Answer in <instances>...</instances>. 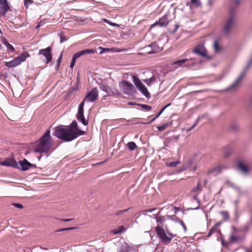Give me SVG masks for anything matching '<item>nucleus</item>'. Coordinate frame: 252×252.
Instances as JSON below:
<instances>
[{"label": "nucleus", "instance_id": "obj_28", "mask_svg": "<svg viewBox=\"0 0 252 252\" xmlns=\"http://www.w3.org/2000/svg\"><path fill=\"white\" fill-rule=\"evenodd\" d=\"M79 57V56L76 54V53H75L74 54V55L72 57V61L70 63V68H73L75 65V62H76V60H77V59H78Z\"/></svg>", "mask_w": 252, "mask_h": 252}, {"label": "nucleus", "instance_id": "obj_39", "mask_svg": "<svg viewBox=\"0 0 252 252\" xmlns=\"http://www.w3.org/2000/svg\"><path fill=\"white\" fill-rule=\"evenodd\" d=\"M156 219L158 222H159L160 223H162L163 222V221L164 220V217H162V216L156 217Z\"/></svg>", "mask_w": 252, "mask_h": 252}, {"label": "nucleus", "instance_id": "obj_53", "mask_svg": "<svg viewBox=\"0 0 252 252\" xmlns=\"http://www.w3.org/2000/svg\"><path fill=\"white\" fill-rule=\"evenodd\" d=\"M177 222L179 223L181 225H182L184 223V222L180 219L177 220Z\"/></svg>", "mask_w": 252, "mask_h": 252}, {"label": "nucleus", "instance_id": "obj_4", "mask_svg": "<svg viewBox=\"0 0 252 252\" xmlns=\"http://www.w3.org/2000/svg\"><path fill=\"white\" fill-rule=\"evenodd\" d=\"M155 230L158 236L164 245H168L170 243L172 238L176 236V235L169 233L167 230H166V233L164 229L159 225L156 227Z\"/></svg>", "mask_w": 252, "mask_h": 252}, {"label": "nucleus", "instance_id": "obj_38", "mask_svg": "<svg viewBox=\"0 0 252 252\" xmlns=\"http://www.w3.org/2000/svg\"><path fill=\"white\" fill-rule=\"evenodd\" d=\"M217 230V228L216 227H215V226H213L211 229V230L209 231L208 234V235H207V237H209L211 236V235L213 233L215 232Z\"/></svg>", "mask_w": 252, "mask_h": 252}, {"label": "nucleus", "instance_id": "obj_3", "mask_svg": "<svg viewBox=\"0 0 252 252\" xmlns=\"http://www.w3.org/2000/svg\"><path fill=\"white\" fill-rule=\"evenodd\" d=\"M54 144L52 138L50 135V130H47L36 142L34 152L48 153Z\"/></svg>", "mask_w": 252, "mask_h": 252}, {"label": "nucleus", "instance_id": "obj_56", "mask_svg": "<svg viewBox=\"0 0 252 252\" xmlns=\"http://www.w3.org/2000/svg\"><path fill=\"white\" fill-rule=\"evenodd\" d=\"M171 105V103H168L166 105H165V106H164L162 109H163V110L164 111V110L167 108L168 107L170 106Z\"/></svg>", "mask_w": 252, "mask_h": 252}, {"label": "nucleus", "instance_id": "obj_24", "mask_svg": "<svg viewBox=\"0 0 252 252\" xmlns=\"http://www.w3.org/2000/svg\"><path fill=\"white\" fill-rule=\"evenodd\" d=\"M126 228L124 226H120L117 229H113L112 231V233L114 234H117L119 233H122L125 231Z\"/></svg>", "mask_w": 252, "mask_h": 252}, {"label": "nucleus", "instance_id": "obj_41", "mask_svg": "<svg viewBox=\"0 0 252 252\" xmlns=\"http://www.w3.org/2000/svg\"><path fill=\"white\" fill-rule=\"evenodd\" d=\"M191 161H189L188 163L185 164L183 167L182 170H186V169L188 168L189 166V165L191 164Z\"/></svg>", "mask_w": 252, "mask_h": 252}, {"label": "nucleus", "instance_id": "obj_2", "mask_svg": "<svg viewBox=\"0 0 252 252\" xmlns=\"http://www.w3.org/2000/svg\"><path fill=\"white\" fill-rule=\"evenodd\" d=\"M98 97V92L97 89L96 88H94L86 94L83 101L79 105L77 119L84 126H87L88 124V121L85 120L84 116V106L85 102H93L97 99Z\"/></svg>", "mask_w": 252, "mask_h": 252}, {"label": "nucleus", "instance_id": "obj_33", "mask_svg": "<svg viewBox=\"0 0 252 252\" xmlns=\"http://www.w3.org/2000/svg\"><path fill=\"white\" fill-rule=\"evenodd\" d=\"M168 126H169V124L166 123L163 125L158 126L157 127V129H158V131H163L166 127H167Z\"/></svg>", "mask_w": 252, "mask_h": 252}, {"label": "nucleus", "instance_id": "obj_11", "mask_svg": "<svg viewBox=\"0 0 252 252\" xmlns=\"http://www.w3.org/2000/svg\"><path fill=\"white\" fill-rule=\"evenodd\" d=\"M38 54L45 57L46 59V63H49L52 61V49L50 47H48L45 49H40Z\"/></svg>", "mask_w": 252, "mask_h": 252}, {"label": "nucleus", "instance_id": "obj_61", "mask_svg": "<svg viewBox=\"0 0 252 252\" xmlns=\"http://www.w3.org/2000/svg\"><path fill=\"white\" fill-rule=\"evenodd\" d=\"M178 137H179V136H178V135H177V136H172V138H174V139H178Z\"/></svg>", "mask_w": 252, "mask_h": 252}, {"label": "nucleus", "instance_id": "obj_23", "mask_svg": "<svg viewBox=\"0 0 252 252\" xmlns=\"http://www.w3.org/2000/svg\"><path fill=\"white\" fill-rule=\"evenodd\" d=\"M95 52L94 50L92 49H86L84 50H82L80 52L76 53V54L79 56V57L84 55L85 54H94Z\"/></svg>", "mask_w": 252, "mask_h": 252}, {"label": "nucleus", "instance_id": "obj_55", "mask_svg": "<svg viewBox=\"0 0 252 252\" xmlns=\"http://www.w3.org/2000/svg\"><path fill=\"white\" fill-rule=\"evenodd\" d=\"M182 226L183 227V229H184V230L185 232H186L187 231V227L185 225V224L184 223Z\"/></svg>", "mask_w": 252, "mask_h": 252}, {"label": "nucleus", "instance_id": "obj_16", "mask_svg": "<svg viewBox=\"0 0 252 252\" xmlns=\"http://www.w3.org/2000/svg\"><path fill=\"white\" fill-rule=\"evenodd\" d=\"M119 252H137L136 250L128 244L124 242L121 246L120 250Z\"/></svg>", "mask_w": 252, "mask_h": 252}, {"label": "nucleus", "instance_id": "obj_31", "mask_svg": "<svg viewBox=\"0 0 252 252\" xmlns=\"http://www.w3.org/2000/svg\"><path fill=\"white\" fill-rule=\"evenodd\" d=\"M179 163H180L179 161H173V162H167L166 163V164L167 166L174 167H176L178 164H179Z\"/></svg>", "mask_w": 252, "mask_h": 252}, {"label": "nucleus", "instance_id": "obj_17", "mask_svg": "<svg viewBox=\"0 0 252 252\" xmlns=\"http://www.w3.org/2000/svg\"><path fill=\"white\" fill-rule=\"evenodd\" d=\"M9 10V5L8 1L0 4V15L5 16Z\"/></svg>", "mask_w": 252, "mask_h": 252}, {"label": "nucleus", "instance_id": "obj_14", "mask_svg": "<svg viewBox=\"0 0 252 252\" xmlns=\"http://www.w3.org/2000/svg\"><path fill=\"white\" fill-rule=\"evenodd\" d=\"M0 165L3 166H10L14 168L18 167L17 162L11 158H6L3 161L0 162Z\"/></svg>", "mask_w": 252, "mask_h": 252}, {"label": "nucleus", "instance_id": "obj_29", "mask_svg": "<svg viewBox=\"0 0 252 252\" xmlns=\"http://www.w3.org/2000/svg\"><path fill=\"white\" fill-rule=\"evenodd\" d=\"M127 146L130 151H133L137 148V145L134 142H128Z\"/></svg>", "mask_w": 252, "mask_h": 252}, {"label": "nucleus", "instance_id": "obj_35", "mask_svg": "<svg viewBox=\"0 0 252 252\" xmlns=\"http://www.w3.org/2000/svg\"><path fill=\"white\" fill-rule=\"evenodd\" d=\"M238 240V238L237 236H235L234 235H232L231 236H230V242L231 243H235Z\"/></svg>", "mask_w": 252, "mask_h": 252}, {"label": "nucleus", "instance_id": "obj_25", "mask_svg": "<svg viewBox=\"0 0 252 252\" xmlns=\"http://www.w3.org/2000/svg\"><path fill=\"white\" fill-rule=\"evenodd\" d=\"M232 151L231 147L229 146H227L223 149V155L227 157L232 153Z\"/></svg>", "mask_w": 252, "mask_h": 252}, {"label": "nucleus", "instance_id": "obj_6", "mask_svg": "<svg viewBox=\"0 0 252 252\" xmlns=\"http://www.w3.org/2000/svg\"><path fill=\"white\" fill-rule=\"evenodd\" d=\"M132 80L136 88L143 95H144L147 98H149L150 97V94L148 91L147 89L138 77L135 75H133L132 77Z\"/></svg>", "mask_w": 252, "mask_h": 252}, {"label": "nucleus", "instance_id": "obj_36", "mask_svg": "<svg viewBox=\"0 0 252 252\" xmlns=\"http://www.w3.org/2000/svg\"><path fill=\"white\" fill-rule=\"evenodd\" d=\"M240 0H233L231 3V7L238 5L239 3H240Z\"/></svg>", "mask_w": 252, "mask_h": 252}, {"label": "nucleus", "instance_id": "obj_59", "mask_svg": "<svg viewBox=\"0 0 252 252\" xmlns=\"http://www.w3.org/2000/svg\"><path fill=\"white\" fill-rule=\"evenodd\" d=\"M7 1V0H0V4L2 3Z\"/></svg>", "mask_w": 252, "mask_h": 252}, {"label": "nucleus", "instance_id": "obj_64", "mask_svg": "<svg viewBox=\"0 0 252 252\" xmlns=\"http://www.w3.org/2000/svg\"><path fill=\"white\" fill-rule=\"evenodd\" d=\"M196 168H197V166H194L193 167V168L192 170H193V171H194V170H196Z\"/></svg>", "mask_w": 252, "mask_h": 252}, {"label": "nucleus", "instance_id": "obj_27", "mask_svg": "<svg viewBox=\"0 0 252 252\" xmlns=\"http://www.w3.org/2000/svg\"><path fill=\"white\" fill-rule=\"evenodd\" d=\"M213 48L215 52L217 53L220 51L221 46L219 45L217 40L214 41Z\"/></svg>", "mask_w": 252, "mask_h": 252}, {"label": "nucleus", "instance_id": "obj_45", "mask_svg": "<svg viewBox=\"0 0 252 252\" xmlns=\"http://www.w3.org/2000/svg\"><path fill=\"white\" fill-rule=\"evenodd\" d=\"M180 27V25L179 24H176L175 25V28L174 30H173L172 31H171V32L174 33L175 32H177V31L178 30V28Z\"/></svg>", "mask_w": 252, "mask_h": 252}, {"label": "nucleus", "instance_id": "obj_18", "mask_svg": "<svg viewBox=\"0 0 252 252\" xmlns=\"http://www.w3.org/2000/svg\"><path fill=\"white\" fill-rule=\"evenodd\" d=\"M19 164L21 166V169L23 171L27 170L32 166V164L26 159L20 161Z\"/></svg>", "mask_w": 252, "mask_h": 252}, {"label": "nucleus", "instance_id": "obj_60", "mask_svg": "<svg viewBox=\"0 0 252 252\" xmlns=\"http://www.w3.org/2000/svg\"><path fill=\"white\" fill-rule=\"evenodd\" d=\"M220 222H218V223H217L215 225V226L216 227V228H217L218 226H219L220 225Z\"/></svg>", "mask_w": 252, "mask_h": 252}, {"label": "nucleus", "instance_id": "obj_26", "mask_svg": "<svg viewBox=\"0 0 252 252\" xmlns=\"http://www.w3.org/2000/svg\"><path fill=\"white\" fill-rule=\"evenodd\" d=\"M201 190H202V188L200 186V182H198L196 187L195 188H193L191 189V191L192 192H196L197 194H199L201 191Z\"/></svg>", "mask_w": 252, "mask_h": 252}, {"label": "nucleus", "instance_id": "obj_44", "mask_svg": "<svg viewBox=\"0 0 252 252\" xmlns=\"http://www.w3.org/2000/svg\"><path fill=\"white\" fill-rule=\"evenodd\" d=\"M12 205L14 206V207H15L17 208H19V209H22L23 207V205L19 203H14L12 204Z\"/></svg>", "mask_w": 252, "mask_h": 252}, {"label": "nucleus", "instance_id": "obj_32", "mask_svg": "<svg viewBox=\"0 0 252 252\" xmlns=\"http://www.w3.org/2000/svg\"><path fill=\"white\" fill-rule=\"evenodd\" d=\"M220 214L221 215L222 217L225 220H228L229 217V214L226 211H221L220 212Z\"/></svg>", "mask_w": 252, "mask_h": 252}, {"label": "nucleus", "instance_id": "obj_49", "mask_svg": "<svg viewBox=\"0 0 252 252\" xmlns=\"http://www.w3.org/2000/svg\"><path fill=\"white\" fill-rule=\"evenodd\" d=\"M104 21L105 22H106V23H108L109 25H111V26H114V27L118 26V25H117V24H116V23H112V22H109L107 20L104 19Z\"/></svg>", "mask_w": 252, "mask_h": 252}, {"label": "nucleus", "instance_id": "obj_13", "mask_svg": "<svg viewBox=\"0 0 252 252\" xmlns=\"http://www.w3.org/2000/svg\"><path fill=\"white\" fill-rule=\"evenodd\" d=\"M168 20L167 15H164L160 18L158 21L156 22L151 25V28L154 27L156 26H159L160 27H165L168 23Z\"/></svg>", "mask_w": 252, "mask_h": 252}, {"label": "nucleus", "instance_id": "obj_57", "mask_svg": "<svg viewBox=\"0 0 252 252\" xmlns=\"http://www.w3.org/2000/svg\"><path fill=\"white\" fill-rule=\"evenodd\" d=\"M194 199H195V200H196L197 201V202H198V204H199L200 201H199V199L197 198V196H196V195H195V196L194 197Z\"/></svg>", "mask_w": 252, "mask_h": 252}, {"label": "nucleus", "instance_id": "obj_54", "mask_svg": "<svg viewBox=\"0 0 252 252\" xmlns=\"http://www.w3.org/2000/svg\"><path fill=\"white\" fill-rule=\"evenodd\" d=\"M156 209L154 208V209H148L146 211V212H149V213H151L153 211H154V210H155Z\"/></svg>", "mask_w": 252, "mask_h": 252}, {"label": "nucleus", "instance_id": "obj_46", "mask_svg": "<svg viewBox=\"0 0 252 252\" xmlns=\"http://www.w3.org/2000/svg\"><path fill=\"white\" fill-rule=\"evenodd\" d=\"M62 53L61 54L60 56L59 57V58H58V64H57V67H59L60 65V63H61V61H62Z\"/></svg>", "mask_w": 252, "mask_h": 252}, {"label": "nucleus", "instance_id": "obj_47", "mask_svg": "<svg viewBox=\"0 0 252 252\" xmlns=\"http://www.w3.org/2000/svg\"><path fill=\"white\" fill-rule=\"evenodd\" d=\"M45 24V22H43L42 21H40L38 23V25L36 26V29H38L39 27H40L41 26Z\"/></svg>", "mask_w": 252, "mask_h": 252}, {"label": "nucleus", "instance_id": "obj_62", "mask_svg": "<svg viewBox=\"0 0 252 252\" xmlns=\"http://www.w3.org/2000/svg\"><path fill=\"white\" fill-rule=\"evenodd\" d=\"M208 2H209V3L210 4H212V3H213V0H208Z\"/></svg>", "mask_w": 252, "mask_h": 252}, {"label": "nucleus", "instance_id": "obj_20", "mask_svg": "<svg viewBox=\"0 0 252 252\" xmlns=\"http://www.w3.org/2000/svg\"><path fill=\"white\" fill-rule=\"evenodd\" d=\"M237 166L238 168L244 173L247 174L248 173L249 168L242 161H239Z\"/></svg>", "mask_w": 252, "mask_h": 252}, {"label": "nucleus", "instance_id": "obj_7", "mask_svg": "<svg viewBox=\"0 0 252 252\" xmlns=\"http://www.w3.org/2000/svg\"><path fill=\"white\" fill-rule=\"evenodd\" d=\"M119 86L122 92L126 94L130 95L136 93V91L133 85L127 81H122L120 83Z\"/></svg>", "mask_w": 252, "mask_h": 252}, {"label": "nucleus", "instance_id": "obj_42", "mask_svg": "<svg viewBox=\"0 0 252 252\" xmlns=\"http://www.w3.org/2000/svg\"><path fill=\"white\" fill-rule=\"evenodd\" d=\"M75 228V227H69V228H62L61 229L58 230L56 231L60 232V231H65V230H70L74 229Z\"/></svg>", "mask_w": 252, "mask_h": 252}, {"label": "nucleus", "instance_id": "obj_9", "mask_svg": "<svg viewBox=\"0 0 252 252\" xmlns=\"http://www.w3.org/2000/svg\"><path fill=\"white\" fill-rule=\"evenodd\" d=\"M99 88L101 90L105 92L108 95L121 94L120 93L117 89L114 88H111L106 84H100Z\"/></svg>", "mask_w": 252, "mask_h": 252}, {"label": "nucleus", "instance_id": "obj_30", "mask_svg": "<svg viewBox=\"0 0 252 252\" xmlns=\"http://www.w3.org/2000/svg\"><path fill=\"white\" fill-rule=\"evenodd\" d=\"M4 44L6 46L7 51L8 52H13L14 51V47L10 43H9L7 41H5V42H4Z\"/></svg>", "mask_w": 252, "mask_h": 252}, {"label": "nucleus", "instance_id": "obj_63", "mask_svg": "<svg viewBox=\"0 0 252 252\" xmlns=\"http://www.w3.org/2000/svg\"><path fill=\"white\" fill-rule=\"evenodd\" d=\"M199 205H198V206H197V207H196V208H193V209H191V210H198V209H199Z\"/></svg>", "mask_w": 252, "mask_h": 252}, {"label": "nucleus", "instance_id": "obj_19", "mask_svg": "<svg viewBox=\"0 0 252 252\" xmlns=\"http://www.w3.org/2000/svg\"><path fill=\"white\" fill-rule=\"evenodd\" d=\"M20 64L18 62V60L16 58L14 59L12 61H11L10 62H5L4 65L7 66V67L11 68V67H14L16 66L19 65Z\"/></svg>", "mask_w": 252, "mask_h": 252}, {"label": "nucleus", "instance_id": "obj_1", "mask_svg": "<svg viewBox=\"0 0 252 252\" xmlns=\"http://www.w3.org/2000/svg\"><path fill=\"white\" fill-rule=\"evenodd\" d=\"M85 132L78 129L77 123L72 121L70 126L66 127H57L55 128L54 135L64 142H70L84 135Z\"/></svg>", "mask_w": 252, "mask_h": 252}, {"label": "nucleus", "instance_id": "obj_50", "mask_svg": "<svg viewBox=\"0 0 252 252\" xmlns=\"http://www.w3.org/2000/svg\"><path fill=\"white\" fill-rule=\"evenodd\" d=\"M191 2L192 3L195 4L196 5H199L200 4L199 0H191Z\"/></svg>", "mask_w": 252, "mask_h": 252}, {"label": "nucleus", "instance_id": "obj_52", "mask_svg": "<svg viewBox=\"0 0 252 252\" xmlns=\"http://www.w3.org/2000/svg\"><path fill=\"white\" fill-rule=\"evenodd\" d=\"M60 220L63 221L68 222V221H69L70 220H72V219H61Z\"/></svg>", "mask_w": 252, "mask_h": 252}, {"label": "nucleus", "instance_id": "obj_58", "mask_svg": "<svg viewBox=\"0 0 252 252\" xmlns=\"http://www.w3.org/2000/svg\"><path fill=\"white\" fill-rule=\"evenodd\" d=\"M174 210H175V212L177 213V211H178L179 210V209L177 207H175Z\"/></svg>", "mask_w": 252, "mask_h": 252}, {"label": "nucleus", "instance_id": "obj_12", "mask_svg": "<svg viewBox=\"0 0 252 252\" xmlns=\"http://www.w3.org/2000/svg\"><path fill=\"white\" fill-rule=\"evenodd\" d=\"M144 51L149 54H155L158 52L159 48L156 43H153L144 48Z\"/></svg>", "mask_w": 252, "mask_h": 252}, {"label": "nucleus", "instance_id": "obj_37", "mask_svg": "<svg viewBox=\"0 0 252 252\" xmlns=\"http://www.w3.org/2000/svg\"><path fill=\"white\" fill-rule=\"evenodd\" d=\"M140 106L143 109H145L147 111H150L152 109L151 106L150 105H148L146 104H140Z\"/></svg>", "mask_w": 252, "mask_h": 252}, {"label": "nucleus", "instance_id": "obj_43", "mask_svg": "<svg viewBox=\"0 0 252 252\" xmlns=\"http://www.w3.org/2000/svg\"><path fill=\"white\" fill-rule=\"evenodd\" d=\"M128 210H129V209H125V210H124L118 211L116 213V215L117 216H119V215H122L123 213L127 212Z\"/></svg>", "mask_w": 252, "mask_h": 252}, {"label": "nucleus", "instance_id": "obj_15", "mask_svg": "<svg viewBox=\"0 0 252 252\" xmlns=\"http://www.w3.org/2000/svg\"><path fill=\"white\" fill-rule=\"evenodd\" d=\"M225 168V167L222 165H219L216 166L212 169H211L208 171V173L209 174H212L214 175H217L220 173L221 170Z\"/></svg>", "mask_w": 252, "mask_h": 252}, {"label": "nucleus", "instance_id": "obj_40", "mask_svg": "<svg viewBox=\"0 0 252 252\" xmlns=\"http://www.w3.org/2000/svg\"><path fill=\"white\" fill-rule=\"evenodd\" d=\"M200 119V117H198V119L196 120L195 123L190 127H189L187 129V131H191L198 124V121Z\"/></svg>", "mask_w": 252, "mask_h": 252}, {"label": "nucleus", "instance_id": "obj_5", "mask_svg": "<svg viewBox=\"0 0 252 252\" xmlns=\"http://www.w3.org/2000/svg\"><path fill=\"white\" fill-rule=\"evenodd\" d=\"M199 61L195 58L179 60L172 63V65L175 68L179 67H189L196 64Z\"/></svg>", "mask_w": 252, "mask_h": 252}, {"label": "nucleus", "instance_id": "obj_8", "mask_svg": "<svg viewBox=\"0 0 252 252\" xmlns=\"http://www.w3.org/2000/svg\"><path fill=\"white\" fill-rule=\"evenodd\" d=\"M235 18V14L232 11H230V15L226 19V21L223 28V32L225 33H228L230 32L233 26Z\"/></svg>", "mask_w": 252, "mask_h": 252}, {"label": "nucleus", "instance_id": "obj_10", "mask_svg": "<svg viewBox=\"0 0 252 252\" xmlns=\"http://www.w3.org/2000/svg\"><path fill=\"white\" fill-rule=\"evenodd\" d=\"M192 53L200 55L201 57H206L208 59L211 57L207 56V52L203 44L197 45L192 51Z\"/></svg>", "mask_w": 252, "mask_h": 252}, {"label": "nucleus", "instance_id": "obj_51", "mask_svg": "<svg viewBox=\"0 0 252 252\" xmlns=\"http://www.w3.org/2000/svg\"><path fill=\"white\" fill-rule=\"evenodd\" d=\"M99 49L100 50H101V51H100V54H102L103 53L104 51H108V48H103L102 47H99Z\"/></svg>", "mask_w": 252, "mask_h": 252}, {"label": "nucleus", "instance_id": "obj_22", "mask_svg": "<svg viewBox=\"0 0 252 252\" xmlns=\"http://www.w3.org/2000/svg\"><path fill=\"white\" fill-rule=\"evenodd\" d=\"M143 82L148 86H151L152 84L157 82V78L153 75L151 78L144 79Z\"/></svg>", "mask_w": 252, "mask_h": 252}, {"label": "nucleus", "instance_id": "obj_34", "mask_svg": "<svg viewBox=\"0 0 252 252\" xmlns=\"http://www.w3.org/2000/svg\"><path fill=\"white\" fill-rule=\"evenodd\" d=\"M164 111L163 109H161V110L159 112V113L154 118H153L149 122L147 123V124H150L155 121L156 119H157Z\"/></svg>", "mask_w": 252, "mask_h": 252}, {"label": "nucleus", "instance_id": "obj_21", "mask_svg": "<svg viewBox=\"0 0 252 252\" xmlns=\"http://www.w3.org/2000/svg\"><path fill=\"white\" fill-rule=\"evenodd\" d=\"M30 56L28 53L25 52L21 54L19 56L16 58L18 60V63L20 64L22 62H24L26 59Z\"/></svg>", "mask_w": 252, "mask_h": 252}, {"label": "nucleus", "instance_id": "obj_48", "mask_svg": "<svg viewBox=\"0 0 252 252\" xmlns=\"http://www.w3.org/2000/svg\"><path fill=\"white\" fill-rule=\"evenodd\" d=\"M168 217L170 219H171V220H173L175 221V222H177V219H179V218H177V217H174V216H169Z\"/></svg>", "mask_w": 252, "mask_h": 252}]
</instances>
